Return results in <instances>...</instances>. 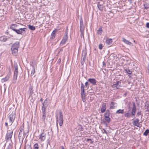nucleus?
Segmentation results:
<instances>
[{
  "label": "nucleus",
  "instance_id": "obj_1",
  "mask_svg": "<svg viewBox=\"0 0 149 149\" xmlns=\"http://www.w3.org/2000/svg\"><path fill=\"white\" fill-rule=\"evenodd\" d=\"M56 125L58 126V124L59 123L60 126H62L63 124V115L61 112L58 113L56 116Z\"/></svg>",
  "mask_w": 149,
  "mask_h": 149
},
{
  "label": "nucleus",
  "instance_id": "obj_2",
  "mask_svg": "<svg viewBox=\"0 0 149 149\" xmlns=\"http://www.w3.org/2000/svg\"><path fill=\"white\" fill-rule=\"evenodd\" d=\"M14 73L13 80V82L14 83L16 82L18 73V66L17 63H14Z\"/></svg>",
  "mask_w": 149,
  "mask_h": 149
},
{
  "label": "nucleus",
  "instance_id": "obj_3",
  "mask_svg": "<svg viewBox=\"0 0 149 149\" xmlns=\"http://www.w3.org/2000/svg\"><path fill=\"white\" fill-rule=\"evenodd\" d=\"M15 113L13 112L8 117V119L9 120V123L11 125L13 122L15 118Z\"/></svg>",
  "mask_w": 149,
  "mask_h": 149
},
{
  "label": "nucleus",
  "instance_id": "obj_4",
  "mask_svg": "<svg viewBox=\"0 0 149 149\" xmlns=\"http://www.w3.org/2000/svg\"><path fill=\"white\" fill-rule=\"evenodd\" d=\"M47 101L46 100H45L44 101L43 106L42 107V113H43V115L42 116V120L43 121H44L46 117V115L45 114V109H46V107H47V104L46 105L45 104L46 103Z\"/></svg>",
  "mask_w": 149,
  "mask_h": 149
},
{
  "label": "nucleus",
  "instance_id": "obj_5",
  "mask_svg": "<svg viewBox=\"0 0 149 149\" xmlns=\"http://www.w3.org/2000/svg\"><path fill=\"white\" fill-rule=\"evenodd\" d=\"M121 86V82L119 81H117L116 82H114L112 87L114 89H118Z\"/></svg>",
  "mask_w": 149,
  "mask_h": 149
},
{
  "label": "nucleus",
  "instance_id": "obj_6",
  "mask_svg": "<svg viewBox=\"0 0 149 149\" xmlns=\"http://www.w3.org/2000/svg\"><path fill=\"white\" fill-rule=\"evenodd\" d=\"M46 137V134L43 132L39 135V140L41 141H43L45 139Z\"/></svg>",
  "mask_w": 149,
  "mask_h": 149
},
{
  "label": "nucleus",
  "instance_id": "obj_7",
  "mask_svg": "<svg viewBox=\"0 0 149 149\" xmlns=\"http://www.w3.org/2000/svg\"><path fill=\"white\" fill-rule=\"evenodd\" d=\"M26 29V28H20L18 29L17 30L16 32L19 34H22V33H24L26 32L25 29Z\"/></svg>",
  "mask_w": 149,
  "mask_h": 149
},
{
  "label": "nucleus",
  "instance_id": "obj_8",
  "mask_svg": "<svg viewBox=\"0 0 149 149\" xmlns=\"http://www.w3.org/2000/svg\"><path fill=\"white\" fill-rule=\"evenodd\" d=\"M19 46V43L17 42L12 46L11 49H18Z\"/></svg>",
  "mask_w": 149,
  "mask_h": 149
},
{
  "label": "nucleus",
  "instance_id": "obj_9",
  "mask_svg": "<svg viewBox=\"0 0 149 149\" xmlns=\"http://www.w3.org/2000/svg\"><path fill=\"white\" fill-rule=\"evenodd\" d=\"M68 38V36L67 34H66L64 36L63 39H62L60 43L61 45H62L64 44L67 40Z\"/></svg>",
  "mask_w": 149,
  "mask_h": 149
},
{
  "label": "nucleus",
  "instance_id": "obj_10",
  "mask_svg": "<svg viewBox=\"0 0 149 149\" xmlns=\"http://www.w3.org/2000/svg\"><path fill=\"white\" fill-rule=\"evenodd\" d=\"M106 104L104 103H103L102 105V107L101 108V112L102 113H104L106 109Z\"/></svg>",
  "mask_w": 149,
  "mask_h": 149
},
{
  "label": "nucleus",
  "instance_id": "obj_11",
  "mask_svg": "<svg viewBox=\"0 0 149 149\" xmlns=\"http://www.w3.org/2000/svg\"><path fill=\"white\" fill-rule=\"evenodd\" d=\"M139 120L138 119H136L134 120L133 122V125L137 127H139Z\"/></svg>",
  "mask_w": 149,
  "mask_h": 149
},
{
  "label": "nucleus",
  "instance_id": "obj_12",
  "mask_svg": "<svg viewBox=\"0 0 149 149\" xmlns=\"http://www.w3.org/2000/svg\"><path fill=\"white\" fill-rule=\"evenodd\" d=\"M18 25L16 24H12L10 27V29L15 31V32L17 29H16L17 28Z\"/></svg>",
  "mask_w": 149,
  "mask_h": 149
},
{
  "label": "nucleus",
  "instance_id": "obj_13",
  "mask_svg": "<svg viewBox=\"0 0 149 149\" xmlns=\"http://www.w3.org/2000/svg\"><path fill=\"white\" fill-rule=\"evenodd\" d=\"M117 106V104L114 102H111L110 104V109H114Z\"/></svg>",
  "mask_w": 149,
  "mask_h": 149
},
{
  "label": "nucleus",
  "instance_id": "obj_14",
  "mask_svg": "<svg viewBox=\"0 0 149 149\" xmlns=\"http://www.w3.org/2000/svg\"><path fill=\"white\" fill-rule=\"evenodd\" d=\"M123 41L127 45H130L132 44V43L129 40H126L125 38H123Z\"/></svg>",
  "mask_w": 149,
  "mask_h": 149
},
{
  "label": "nucleus",
  "instance_id": "obj_15",
  "mask_svg": "<svg viewBox=\"0 0 149 149\" xmlns=\"http://www.w3.org/2000/svg\"><path fill=\"white\" fill-rule=\"evenodd\" d=\"M97 6L100 10H103V6L102 3H101L100 2H98L97 3Z\"/></svg>",
  "mask_w": 149,
  "mask_h": 149
},
{
  "label": "nucleus",
  "instance_id": "obj_16",
  "mask_svg": "<svg viewBox=\"0 0 149 149\" xmlns=\"http://www.w3.org/2000/svg\"><path fill=\"white\" fill-rule=\"evenodd\" d=\"M88 81L93 84L95 85L96 83V81L94 79H89Z\"/></svg>",
  "mask_w": 149,
  "mask_h": 149
},
{
  "label": "nucleus",
  "instance_id": "obj_17",
  "mask_svg": "<svg viewBox=\"0 0 149 149\" xmlns=\"http://www.w3.org/2000/svg\"><path fill=\"white\" fill-rule=\"evenodd\" d=\"M86 51L85 50L83 51L82 54L81 58H83V60L86 58Z\"/></svg>",
  "mask_w": 149,
  "mask_h": 149
},
{
  "label": "nucleus",
  "instance_id": "obj_18",
  "mask_svg": "<svg viewBox=\"0 0 149 149\" xmlns=\"http://www.w3.org/2000/svg\"><path fill=\"white\" fill-rule=\"evenodd\" d=\"M106 42L108 45H110L112 42V40L111 39H108L106 40Z\"/></svg>",
  "mask_w": 149,
  "mask_h": 149
},
{
  "label": "nucleus",
  "instance_id": "obj_19",
  "mask_svg": "<svg viewBox=\"0 0 149 149\" xmlns=\"http://www.w3.org/2000/svg\"><path fill=\"white\" fill-rule=\"evenodd\" d=\"M9 76H6L4 78L2 79L1 80L2 82H4L8 81L9 79Z\"/></svg>",
  "mask_w": 149,
  "mask_h": 149
},
{
  "label": "nucleus",
  "instance_id": "obj_20",
  "mask_svg": "<svg viewBox=\"0 0 149 149\" xmlns=\"http://www.w3.org/2000/svg\"><path fill=\"white\" fill-rule=\"evenodd\" d=\"M13 132H11L10 133H8L6 135V137L7 139L11 138Z\"/></svg>",
  "mask_w": 149,
  "mask_h": 149
},
{
  "label": "nucleus",
  "instance_id": "obj_21",
  "mask_svg": "<svg viewBox=\"0 0 149 149\" xmlns=\"http://www.w3.org/2000/svg\"><path fill=\"white\" fill-rule=\"evenodd\" d=\"M12 54L13 55L16 56L18 53V49H11Z\"/></svg>",
  "mask_w": 149,
  "mask_h": 149
},
{
  "label": "nucleus",
  "instance_id": "obj_22",
  "mask_svg": "<svg viewBox=\"0 0 149 149\" xmlns=\"http://www.w3.org/2000/svg\"><path fill=\"white\" fill-rule=\"evenodd\" d=\"M81 96L83 101L84 102L86 101L85 95L84 93H81Z\"/></svg>",
  "mask_w": 149,
  "mask_h": 149
},
{
  "label": "nucleus",
  "instance_id": "obj_23",
  "mask_svg": "<svg viewBox=\"0 0 149 149\" xmlns=\"http://www.w3.org/2000/svg\"><path fill=\"white\" fill-rule=\"evenodd\" d=\"M35 72V69L33 66L32 67V69L31 71V76H33Z\"/></svg>",
  "mask_w": 149,
  "mask_h": 149
},
{
  "label": "nucleus",
  "instance_id": "obj_24",
  "mask_svg": "<svg viewBox=\"0 0 149 149\" xmlns=\"http://www.w3.org/2000/svg\"><path fill=\"white\" fill-rule=\"evenodd\" d=\"M124 112V109H119L116 112V113H123Z\"/></svg>",
  "mask_w": 149,
  "mask_h": 149
},
{
  "label": "nucleus",
  "instance_id": "obj_25",
  "mask_svg": "<svg viewBox=\"0 0 149 149\" xmlns=\"http://www.w3.org/2000/svg\"><path fill=\"white\" fill-rule=\"evenodd\" d=\"M29 29L32 30H34L35 29V26H31V25H28Z\"/></svg>",
  "mask_w": 149,
  "mask_h": 149
},
{
  "label": "nucleus",
  "instance_id": "obj_26",
  "mask_svg": "<svg viewBox=\"0 0 149 149\" xmlns=\"http://www.w3.org/2000/svg\"><path fill=\"white\" fill-rule=\"evenodd\" d=\"M56 32V31L55 30H54L52 33L51 36L52 38H54L55 36V33Z\"/></svg>",
  "mask_w": 149,
  "mask_h": 149
},
{
  "label": "nucleus",
  "instance_id": "obj_27",
  "mask_svg": "<svg viewBox=\"0 0 149 149\" xmlns=\"http://www.w3.org/2000/svg\"><path fill=\"white\" fill-rule=\"evenodd\" d=\"M6 40V38L4 37H0V41L3 42H5Z\"/></svg>",
  "mask_w": 149,
  "mask_h": 149
},
{
  "label": "nucleus",
  "instance_id": "obj_28",
  "mask_svg": "<svg viewBox=\"0 0 149 149\" xmlns=\"http://www.w3.org/2000/svg\"><path fill=\"white\" fill-rule=\"evenodd\" d=\"M39 149V146L38 144L37 143H35L33 147V149Z\"/></svg>",
  "mask_w": 149,
  "mask_h": 149
},
{
  "label": "nucleus",
  "instance_id": "obj_29",
  "mask_svg": "<svg viewBox=\"0 0 149 149\" xmlns=\"http://www.w3.org/2000/svg\"><path fill=\"white\" fill-rule=\"evenodd\" d=\"M136 107L135 104H134L133 105V107L132 110V112H136Z\"/></svg>",
  "mask_w": 149,
  "mask_h": 149
},
{
  "label": "nucleus",
  "instance_id": "obj_30",
  "mask_svg": "<svg viewBox=\"0 0 149 149\" xmlns=\"http://www.w3.org/2000/svg\"><path fill=\"white\" fill-rule=\"evenodd\" d=\"M102 30L101 28H99L97 31V33L100 34L101 35L102 33Z\"/></svg>",
  "mask_w": 149,
  "mask_h": 149
},
{
  "label": "nucleus",
  "instance_id": "obj_31",
  "mask_svg": "<svg viewBox=\"0 0 149 149\" xmlns=\"http://www.w3.org/2000/svg\"><path fill=\"white\" fill-rule=\"evenodd\" d=\"M126 72L129 74H131L132 73V71L129 69H127L125 70Z\"/></svg>",
  "mask_w": 149,
  "mask_h": 149
},
{
  "label": "nucleus",
  "instance_id": "obj_32",
  "mask_svg": "<svg viewBox=\"0 0 149 149\" xmlns=\"http://www.w3.org/2000/svg\"><path fill=\"white\" fill-rule=\"evenodd\" d=\"M109 111L107 110L106 111L105 113L104 114V118H105V116H106L107 117H109Z\"/></svg>",
  "mask_w": 149,
  "mask_h": 149
},
{
  "label": "nucleus",
  "instance_id": "obj_33",
  "mask_svg": "<svg viewBox=\"0 0 149 149\" xmlns=\"http://www.w3.org/2000/svg\"><path fill=\"white\" fill-rule=\"evenodd\" d=\"M81 93H84V86L82 83H81Z\"/></svg>",
  "mask_w": 149,
  "mask_h": 149
},
{
  "label": "nucleus",
  "instance_id": "obj_34",
  "mask_svg": "<svg viewBox=\"0 0 149 149\" xmlns=\"http://www.w3.org/2000/svg\"><path fill=\"white\" fill-rule=\"evenodd\" d=\"M105 120L108 123H109L110 121V118L109 117H107L106 116L105 118Z\"/></svg>",
  "mask_w": 149,
  "mask_h": 149
},
{
  "label": "nucleus",
  "instance_id": "obj_35",
  "mask_svg": "<svg viewBox=\"0 0 149 149\" xmlns=\"http://www.w3.org/2000/svg\"><path fill=\"white\" fill-rule=\"evenodd\" d=\"M149 133V130H146L143 133V135L147 136L148 133Z\"/></svg>",
  "mask_w": 149,
  "mask_h": 149
},
{
  "label": "nucleus",
  "instance_id": "obj_36",
  "mask_svg": "<svg viewBox=\"0 0 149 149\" xmlns=\"http://www.w3.org/2000/svg\"><path fill=\"white\" fill-rule=\"evenodd\" d=\"M125 116L127 117H130L131 116V113H127L125 114Z\"/></svg>",
  "mask_w": 149,
  "mask_h": 149
},
{
  "label": "nucleus",
  "instance_id": "obj_37",
  "mask_svg": "<svg viewBox=\"0 0 149 149\" xmlns=\"http://www.w3.org/2000/svg\"><path fill=\"white\" fill-rule=\"evenodd\" d=\"M144 6L146 9H147L149 7V5L147 3H145L144 4Z\"/></svg>",
  "mask_w": 149,
  "mask_h": 149
},
{
  "label": "nucleus",
  "instance_id": "obj_38",
  "mask_svg": "<svg viewBox=\"0 0 149 149\" xmlns=\"http://www.w3.org/2000/svg\"><path fill=\"white\" fill-rule=\"evenodd\" d=\"M99 49H101L102 48V45L101 44H100L99 46Z\"/></svg>",
  "mask_w": 149,
  "mask_h": 149
},
{
  "label": "nucleus",
  "instance_id": "obj_39",
  "mask_svg": "<svg viewBox=\"0 0 149 149\" xmlns=\"http://www.w3.org/2000/svg\"><path fill=\"white\" fill-rule=\"evenodd\" d=\"M146 26L147 27L149 28V23H147Z\"/></svg>",
  "mask_w": 149,
  "mask_h": 149
},
{
  "label": "nucleus",
  "instance_id": "obj_40",
  "mask_svg": "<svg viewBox=\"0 0 149 149\" xmlns=\"http://www.w3.org/2000/svg\"><path fill=\"white\" fill-rule=\"evenodd\" d=\"M85 86H86V87H87V86H88V82H86L85 83Z\"/></svg>",
  "mask_w": 149,
  "mask_h": 149
},
{
  "label": "nucleus",
  "instance_id": "obj_41",
  "mask_svg": "<svg viewBox=\"0 0 149 149\" xmlns=\"http://www.w3.org/2000/svg\"><path fill=\"white\" fill-rule=\"evenodd\" d=\"M103 130L104 131V132H103V133H105L106 134L107 133V131H106L105 130L103 129Z\"/></svg>",
  "mask_w": 149,
  "mask_h": 149
},
{
  "label": "nucleus",
  "instance_id": "obj_42",
  "mask_svg": "<svg viewBox=\"0 0 149 149\" xmlns=\"http://www.w3.org/2000/svg\"><path fill=\"white\" fill-rule=\"evenodd\" d=\"M135 113L136 112H132V114L133 115H135Z\"/></svg>",
  "mask_w": 149,
  "mask_h": 149
},
{
  "label": "nucleus",
  "instance_id": "obj_43",
  "mask_svg": "<svg viewBox=\"0 0 149 149\" xmlns=\"http://www.w3.org/2000/svg\"><path fill=\"white\" fill-rule=\"evenodd\" d=\"M141 114V112H139L137 113V115L139 116Z\"/></svg>",
  "mask_w": 149,
  "mask_h": 149
},
{
  "label": "nucleus",
  "instance_id": "obj_44",
  "mask_svg": "<svg viewBox=\"0 0 149 149\" xmlns=\"http://www.w3.org/2000/svg\"><path fill=\"white\" fill-rule=\"evenodd\" d=\"M5 125L6 126H8V123L7 122H6L5 123Z\"/></svg>",
  "mask_w": 149,
  "mask_h": 149
},
{
  "label": "nucleus",
  "instance_id": "obj_45",
  "mask_svg": "<svg viewBox=\"0 0 149 149\" xmlns=\"http://www.w3.org/2000/svg\"><path fill=\"white\" fill-rule=\"evenodd\" d=\"M61 147L62 149H65L64 147H63V146H61Z\"/></svg>",
  "mask_w": 149,
  "mask_h": 149
},
{
  "label": "nucleus",
  "instance_id": "obj_46",
  "mask_svg": "<svg viewBox=\"0 0 149 149\" xmlns=\"http://www.w3.org/2000/svg\"><path fill=\"white\" fill-rule=\"evenodd\" d=\"M130 2L132 0H128Z\"/></svg>",
  "mask_w": 149,
  "mask_h": 149
},
{
  "label": "nucleus",
  "instance_id": "obj_47",
  "mask_svg": "<svg viewBox=\"0 0 149 149\" xmlns=\"http://www.w3.org/2000/svg\"><path fill=\"white\" fill-rule=\"evenodd\" d=\"M133 41H134V42L135 43H136L135 42V40H134Z\"/></svg>",
  "mask_w": 149,
  "mask_h": 149
}]
</instances>
